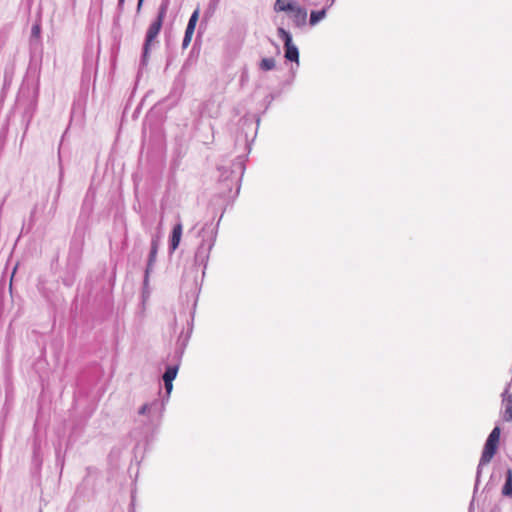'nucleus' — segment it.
<instances>
[{
    "label": "nucleus",
    "instance_id": "obj_26",
    "mask_svg": "<svg viewBox=\"0 0 512 512\" xmlns=\"http://www.w3.org/2000/svg\"><path fill=\"white\" fill-rule=\"evenodd\" d=\"M62 178H63V171H62V170H60L59 186H58V189H57V192H56V196H55L54 203H56V202H57V200H58V198H59V196H60Z\"/></svg>",
    "mask_w": 512,
    "mask_h": 512
},
{
    "label": "nucleus",
    "instance_id": "obj_24",
    "mask_svg": "<svg viewBox=\"0 0 512 512\" xmlns=\"http://www.w3.org/2000/svg\"><path fill=\"white\" fill-rule=\"evenodd\" d=\"M194 32L185 30L184 38L182 41V48L185 49L189 46Z\"/></svg>",
    "mask_w": 512,
    "mask_h": 512
},
{
    "label": "nucleus",
    "instance_id": "obj_33",
    "mask_svg": "<svg viewBox=\"0 0 512 512\" xmlns=\"http://www.w3.org/2000/svg\"><path fill=\"white\" fill-rule=\"evenodd\" d=\"M169 1H170V0H162V2H161V4H160V5H164V4H165L166 11L168 10Z\"/></svg>",
    "mask_w": 512,
    "mask_h": 512
},
{
    "label": "nucleus",
    "instance_id": "obj_7",
    "mask_svg": "<svg viewBox=\"0 0 512 512\" xmlns=\"http://www.w3.org/2000/svg\"><path fill=\"white\" fill-rule=\"evenodd\" d=\"M84 246V233L78 229L75 230L73 237L70 241L67 267L70 273H75L77 270Z\"/></svg>",
    "mask_w": 512,
    "mask_h": 512
},
{
    "label": "nucleus",
    "instance_id": "obj_20",
    "mask_svg": "<svg viewBox=\"0 0 512 512\" xmlns=\"http://www.w3.org/2000/svg\"><path fill=\"white\" fill-rule=\"evenodd\" d=\"M276 67V61L273 57H269V58H263L259 64H258V68L259 70L261 71H271L273 70L274 68Z\"/></svg>",
    "mask_w": 512,
    "mask_h": 512
},
{
    "label": "nucleus",
    "instance_id": "obj_6",
    "mask_svg": "<svg viewBox=\"0 0 512 512\" xmlns=\"http://www.w3.org/2000/svg\"><path fill=\"white\" fill-rule=\"evenodd\" d=\"M127 237H128V231H127V223H126L124 208H122V209L117 208V211L115 212V216H114L113 233L110 237L111 249H114V248L118 249L119 247L121 249H124V247L126 245Z\"/></svg>",
    "mask_w": 512,
    "mask_h": 512
},
{
    "label": "nucleus",
    "instance_id": "obj_28",
    "mask_svg": "<svg viewBox=\"0 0 512 512\" xmlns=\"http://www.w3.org/2000/svg\"><path fill=\"white\" fill-rule=\"evenodd\" d=\"M73 275H74V273H72V277H68V278H64L63 279L64 285L71 286L73 284Z\"/></svg>",
    "mask_w": 512,
    "mask_h": 512
},
{
    "label": "nucleus",
    "instance_id": "obj_13",
    "mask_svg": "<svg viewBox=\"0 0 512 512\" xmlns=\"http://www.w3.org/2000/svg\"><path fill=\"white\" fill-rule=\"evenodd\" d=\"M149 297H150V291L148 289V286H146V288H145V285L143 284V289H142V294H141V305H140L139 309L135 312V317H134L135 329H138V327H140L143 323V320L145 318V303Z\"/></svg>",
    "mask_w": 512,
    "mask_h": 512
},
{
    "label": "nucleus",
    "instance_id": "obj_14",
    "mask_svg": "<svg viewBox=\"0 0 512 512\" xmlns=\"http://www.w3.org/2000/svg\"><path fill=\"white\" fill-rule=\"evenodd\" d=\"M157 251H158V241L153 239L152 242H151V248H150V252H149V256H148V261H147V265H146V269H145V274H144L143 284L145 285V287L148 286L149 274H150V272L152 270V267H153V265L155 263Z\"/></svg>",
    "mask_w": 512,
    "mask_h": 512
},
{
    "label": "nucleus",
    "instance_id": "obj_37",
    "mask_svg": "<svg viewBox=\"0 0 512 512\" xmlns=\"http://www.w3.org/2000/svg\"><path fill=\"white\" fill-rule=\"evenodd\" d=\"M133 498H134V496H133V495H131L130 506H132V505H133Z\"/></svg>",
    "mask_w": 512,
    "mask_h": 512
},
{
    "label": "nucleus",
    "instance_id": "obj_3",
    "mask_svg": "<svg viewBox=\"0 0 512 512\" xmlns=\"http://www.w3.org/2000/svg\"><path fill=\"white\" fill-rule=\"evenodd\" d=\"M219 185L220 194L223 197H229L232 188L236 185V191L233 197H236L240 191V181L245 171V160L242 156L236 158L232 167H219Z\"/></svg>",
    "mask_w": 512,
    "mask_h": 512
},
{
    "label": "nucleus",
    "instance_id": "obj_10",
    "mask_svg": "<svg viewBox=\"0 0 512 512\" xmlns=\"http://www.w3.org/2000/svg\"><path fill=\"white\" fill-rule=\"evenodd\" d=\"M37 98H38V85L35 87L33 91L32 98L30 99L29 103L24 108L23 114H22V120L25 122V129L28 128L34 113L37 108Z\"/></svg>",
    "mask_w": 512,
    "mask_h": 512
},
{
    "label": "nucleus",
    "instance_id": "obj_8",
    "mask_svg": "<svg viewBox=\"0 0 512 512\" xmlns=\"http://www.w3.org/2000/svg\"><path fill=\"white\" fill-rule=\"evenodd\" d=\"M277 35L284 43V57L287 61L295 62L299 65V50L293 43L292 35L283 27L277 28Z\"/></svg>",
    "mask_w": 512,
    "mask_h": 512
},
{
    "label": "nucleus",
    "instance_id": "obj_40",
    "mask_svg": "<svg viewBox=\"0 0 512 512\" xmlns=\"http://www.w3.org/2000/svg\"><path fill=\"white\" fill-rule=\"evenodd\" d=\"M118 141H119V134L117 135L116 143H115V144H117V143H118Z\"/></svg>",
    "mask_w": 512,
    "mask_h": 512
},
{
    "label": "nucleus",
    "instance_id": "obj_39",
    "mask_svg": "<svg viewBox=\"0 0 512 512\" xmlns=\"http://www.w3.org/2000/svg\"><path fill=\"white\" fill-rule=\"evenodd\" d=\"M335 2V0H331L330 4H329V7H331L333 5V3Z\"/></svg>",
    "mask_w": 512,
    "mask_h": 512
},
{
    "label": "nucleus",
    "instance_id": "obj_12",
    "mask_svg": "<svg viewBox=\"0 0 512 512\" xmlns=\"http://www.w3.org/2000/svg\"><path fill=\"white\" fill-rule=\"evenodd\" d=\"M288 12L291 13L290 18L293 22V25L296 28H302L307 23V10L298 5L297 3L294 5V8L292 10H289Z\"/></svg>",
    "mask_w": 512,
    "mask_h": 512
},
{
    "label": "nucleus",
    "instance_id": "obj_34",
    "mask_svg": "<svg viewBox=\"0 0 512 512\" xmlns=\"http://www.w3.org/2000/svg\"><path fill=\"white\" fill-rule=\"evenodd\" d=\"M140 448V444L138 443L134 448L135 458L137 459V450Z\"/></svg>",
    "mask_w": 512,
    "mask_h": 512
},
{
    "label": "nucleus",
    "instance_id": "obj_19",
    "mask_svg": "<svg viewBox=\"0 0 512 512\" xmlns=\"http://www.w3.org/2000/svg\"><path fill=\"white\" fill-rule=\"evenodd\" d=\"M329 8V5L327 7H324L323 9L319 11H311L310 13V19L309 23L311 26H315L317 23H319L322 19L326 17L327 9Z\"/></svg>",
    "mask_w": 512,
    "mask_h": 512
},
{
    "label": "nucleus",
    "instance_id": "obj_35",
    "mask_svg": "<svg viewBox=\"0 0 512 512\" xmlns=\"http://www.w3.org/2000/svg\"><path fill=\"white\" fill-rule=\"evenodd\" d=\"M491 512H500V507L495 506Z\"/></svg>",
    "mask_w": 512,
    "mask_h": 512
},
{
    "label": "nucleus",
    "instance_id": "obj_11",
    "mask_svg": "<svg viewBox=\"0 0 512 512\" xmlns=\"http://www.w3.org/2000/svg\"><path fill=\"white\" fill-rule=\"evenodd\" d=\"M511 382H509L501 394L504 411L502 418L506 422H512V393H509Z\"/></svg>",
    "mask_w": 512,
    "mask_h": 512
},
{
    "label": "nucleus",
    "instance_id": "obj_18",
    "mask_svg": "<svg viewBox=\"0 0 512 512\" xmlns=\"http://www.w3.org/2000/svg\"><path fill=\"white\" fill-rule=\"evenodd\" d=\"M296 2L291 0H276L274 10L276 12H288L294 8Z\"/></svg>",
    "mask_w": 512,
    "mask_h": 512
},
{
    "label": "nucleus",
    "instance_id": "obj_17",
    "mask_svg": "<svg viewBox=\"0 0 512 512\" xmlns=\"http://www.w3.org/2000/svg\"><path fill=\"white\" fill-rule=\"evenodd\" d=\"M501 494L504 497L512 498V469L506 471L505 483L501 489Z\"/></svg>",
    "mask_w": 512,
    "mask_h": 512
},
{
    "label": "nucleus",
    "instance_id": "obj_16",
    "mask_svg": "<svg viewBox=\"0 0 512 512\" xmlns=\"http://www.w3.org/2000/svg\"><path fill=\"white\" fill-rule=\"evenodd\" d=\"M95 68V59L92 48H86L83 57V77H89Z\"/></svg>",
    "mask_w": 512,
    "mask_h": 512
},
{
    "label": "nucleus",
    "instance_id": "obj_32",
    "mask_svg": "<svg viewBox=\"0 0 512 512\" xmlns=\"http://www.w3.org/2000/svg\"><path fill=\"white\" fill-rule=\"evenodd\" d=\"M124 3H125V0H119V1H118V8H119L120 10H122V9H123V7H124Z\"/></svg>",
    "mask_w": 512,
    "mask_h": 512
},
{
    "label": "nucleus",
    "instance_id": "obj_4",
    "mask_svg": "<svg viewBox=\"0 0 512 512\" xmlns=\"http://www.w3.org/2000/svg\"><path fill=\"white\" fill-rule=\"evenodd\" d=\"M501 429L499 426H495L493 430L490 432L488 438L486 439V442L484 444V448L482 451V455L479 461V464L477 466L476 471V479H475V486H474V494L476 493L479 483H480V477L482 473V467L484 465H487L490 463L492 458L497 452L499 439H500Z\"/></svg>",
    "mask_w": 512,
    "mask_h": 512
},
{
    "label": "nucleus",
    "instance_id": "obj_41",
    "mask_svg": "<svg viewBox=\"0 0 512 512\" xmlns=\"http://www.w3.org/2000/svg\"><path fill=\"white\" fill-rule=\"evenodd\" d=\"M66 512H71V511H70V507H68V509H67V511H66Z\"/></svg>",
    "mask_w": 512,
    "mask_h": 512
},
{
    "label": "nucleus",
    "instance_id": "obj_21",
    "mask_svg": "<svg viewBox=\"0 0 512 512\" xmlns=\"http://www.w3.org/2000/svg\"><path fill=\"white\" fill-rule=\"evenodd\" d=\"M199 15H200V8L199 6L193 11V13L191 14L190 18H189V21H188V24L186 26V30L188 31H191V32H194L195 31V28H196V25H197V22L199 20Z\"/></svg>",
    "mask_w": 512,
    "mask_h": 512
},
{
    "label": "nucleus",
    "instance_id": "obj_29",
    "mask_svg": "<svg viewBox=\"0 0 512 512\" xmlns=\"http://www.w3.org/2000/svg\"><path fill=\"white\" fill-rule=\"evenodd\" d=\"M24 93H25L24 88H21V90H20V94H19V97H18V105H21V103H22V98H23V96H24Z\"/></svg>",
    "mask_w": 512,
    "mask_h": 512
},
{
    "label": "nucleus",
    "instance_id": "obj_25",
    "mask_svg": "<svg viewBox=\"0 0 512 512\" xmlns=\"http://www.w3.org/2000/svg\"><path fill=\"white\" fill-rule=\"evenodd\" d=\"M40 32H41V28L39 25L35 24L32 26V30H31V43L33 42V39L35 37H39L40 36Z\"/></svg>",
    "mask_w": 512,
    "mask_h": 512
},
{
    "label": "nucleus",
    "instance_id": "obj_22",
    "mask_svg": "<svg viewBox=\"0 0 512 512\" xmlns=\"http://www.w3.org/2000/svg\"><path fill=\"white\" fill-rule=\"evenodd\" d=\"M36 210H37V206L35 205L34 208L32 209L31 213H30V217H29V221L28 223H23L22 225V228H21V235L24 234V233H28L31 231V229L33 228L34 224H35V214H36Z\"/></svg>",
    "mask_w": 512,
    "mask_h": 512
},
{
    "label": "nucleus",
    "instance_id": "obj_31",
    "mask_svg": "<svg viewBox=\"0 0 512 512\" xmlns=\"http://www.w3.org/2000/svg\"><path fill=\"white\" fill-rule=\"evenodd\" d=\"M274 99V96L272 94H269L265 97V100L267 101V104L270 105Z\"/></svg>",
    "mask_w": 512,
    "mask_h": 512
},
{
    "label": "nucleus",
    "instance_id": "obj_5",
    "mask_svg": "<svg viewBox=\"0 0 512 512\" xmlns=\"http://www.w3.org/2000/svg\"><path fill=\"white\" fill-rule=\"evenodd\" d=\"M165 16H166L165 4L160 5L157 18L150 24V26L146 32L145 41L143 44V51H142V55H141V61H140L141 66L147 65L151 43L158 36Z\"/></svg>",
    "mask_w": 512,
    "mask_h": 512
},
{
    "label": "nucleus",
    "instance_id": "obj_23",
    "mask_svg": "<svg viewBox=\"0 0 512 512\" xmlns=\"http://www.w3.org/2000/svg\"><path fill=\"white\" fill-rule=\"evenodd\" d=\"M90 194L91 190L89 189L82 204V213H90L92 210V199H90Z\"/></svg>",
    "mask_w": 512,
    "mask_h": 512
},
{
    "label": "nucleus",
    "instance_id": "obj_1",
    "mask_svg": "<svg viewBox=\"0 0 512 512\" xmlns=\"http://www.w3.org/2000/svg\"><path fill=\"white\" fill-rule=\"evenodd\" d=\"M183 355V348H181L179 351L176 352L175 358L176 362L174 364H169L165 368V372L162 375V380L164 382V387L166 391V396L162 399H155L154 401L150 403L143 404L139 410L138 414L140 416H147L148 419H150L152 416L156 414H161L164 410L165 403L168 401L169 396L173 389V380L176 378L179 366H180V359Z\"/></svg>",
    "mask_w": 512,
    "mask_h": 512
},
{
    "label": "nucleus",
    "instance_id": "obj_27",
    "mask_svg": "<svg viewBox=\"0 0 512 512\" xmlns=\"http://www.w3.org/2000/svg\"><path fill=\"white\" fill-rule=\"evenodd\" d=\"M127 110H128V102L124 105V108H123V113H122V118H121L119 130H121L122 127H123L124 119H125V115H126Z\"/></svg>",
    "mask_w": 512,
    "mask_h": 512
},
{
    "label": "nucleus",
    "instance_id": "obj_38",
    "mask_svg": "<svg viewBox=\"0 0 512 512\" xmlns=\"http://www.w3.org/2000/svg\"><path fill=\"white\" fill-rule=\"evenodd\" d=\"M31 69H32V64L29 65V69H28L27 74L31 71Z\"/></svg>",
    "mask_w": 512,
    "mask_h": 512
},
{
    "label": "nucleus",
    "instance_id": "obj_9",
    "mask_svg": "<svg viewBox=\"0 0 512 512\" xmlns=\"http://www.w3.org/2000/svg\"><path fill=\"white\" fill-rule=\"evenodd\" d=\"M122 449L114 447L108 455L109 477L117 480L120 468Z\"/></svg>",
    "mask_w": 512,
    "mask_h": 512
},
{
    "label": "nucleus",
    "instance_id": "obj_36",
    "mask_svg": "<svg viewBox=\"0 0 512 512\" xmlns=\"http://www.w3.org/2000/svg\"><path fill=\"white\" fill-rule=\"evenodd\" d=\"M142 3H143V0H138V7H137L138 11L140 10Z\"/></svg>",
    "mask_w": 512,
    "mask_h": 512
},
{
    "label": "nucleus",
    "instance_id": "obj_15",
    "mask_svg": "<svg viewBox=\"0 0 512 512\" xmlns=\"http://www.w3.org/2000/svg\"><path fill=\"white\" fill-rule=\"evenodd\" d=\"M183 226L181 222H178L174 225L171 234L169 236V245L168 250L169 253L172 254L178 247L182 237Z\"/></svg>",
    "mask_w": 512,
    "mask_h": 512
},
{
    "label": "nucleus",
    "instance_id": "obj_30",
    "mask_svg": "<svg viewBox=\"0 0 512 512\" xmlns=\"http://www.w3.org/2000/svg\"><path fill=\"white\" fill-rule=\"evenodd\" d=\"M209 17H210V13L209 12H205V14L203 16V19H202V22L200 24V28L202 27L203 22H207L208 21Z\"/></svg>",
    "mask_w": 512,
    "mask_h": 512
},
{
    "label": "nucleus",
    "instance_id": "obj_2",
    "mask_svg": "<svg viewBox=\"0 0 512 512\" xmlns=\"http://www.w3.org/2000/svg\"><path fill=\"white\" fill-rule=\"evenodd\" d=\"M219 222L214 226L212 223H206L203 228L199 231L198 235L202 238L200 245L198 246L194 256V266L192 272H194V285L197 286V273L198 267L203 266V270L207 267L210 252L215 244L217 237ZM205 271H203V274Z\"/></svg>",
    "mask_w": 512,
    "mask_h": 512
}]
</instances>
